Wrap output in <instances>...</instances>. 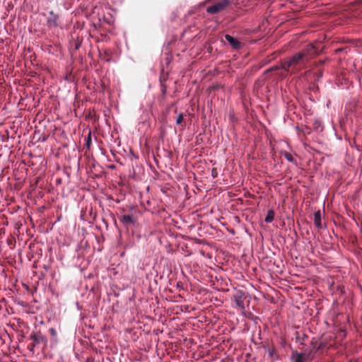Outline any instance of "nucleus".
Wrapping results in <instances>:
<instances>
[{
	"mask_svg": "<svg viewBox=\"0 0 362 362\" xmlns=\"http://www.w3.org/2000/svg\"><path fill=\"white\" fill-rule=\"evenodd\" d=\"M305 52H298V54L293 55L291 58L285 60L282 62V69L288 71L291 67L295 68L297 66L302 65L305 64L307 60Z\"/></svg>",
	"mask_w": 362,
	"mask_h": 362,
	"instance_id": "obj_1",
	"label": "nucleus"
},
{
	"mask_svg": "<svg viewBox=\"0 0 362 362\" xmlns=\"http://www.w3.org/2000/svg\"><path fill=\"white\" fill-rule=\"evenodd\" d=\"M206 3H211V5L206 8V12L209 14L222 12L231 4L230 0H206Z\"/></svg>",
	"mask_w": 362,
	"mask_h": 362,
	"instance_id": "obj_2",
	"label": "nucleus"
},
{
	"mask_svg": "<svg viewBox=\"0 0 362 362\" xmlns=\"http://www.w3.org/2000/svg\"><path fill=\"white\" fill-rule=\"evenodd\" d=\"M314 357L315 354L313 350L304 352L294 351L291 355V360L292 362H308L312 361Z\"/></svg>",
	"mask_w": 362,
	"mask_h": 362,
	"instance_id": "obj_3",
	"label": "nucleus"
},
{
	"mask_svg": "<svg viewBox=\"0 0 362 362\" xmlns=\"http://www.w3.org/2000/svg\"><path fill=\"white\" fill-rule=\"evenodd\" d=\"M246 298V296L244 291H238L233 296L234 302L235 306L241 311L245 310L244 301Z\"/></svg>",
	"mask_w": 362,
	"mask_h": 362,
	"instance_id": "obj_4",
	"label": "nucleus"
},
{
	"mask_svg": "<svg viewBox=\"0 0 362 362\" xmlns=\"http://www.w3.org/2000/svg\"><path fill=\"white\" fill-rule=\"evenodd\" d=\"M30 339L33 340V343L30 346V350L34 352V348L37 344H39L44 341V337L40 334H33L30 336Z\"/></svg>",
	"mask_w": 362,
	"mask_h": 362,
	"instance_id": "obj_5",
	"label": "nucleus"
},
{
	"mask_svg": "<svg viewBox=\"0 0 362 362\" xmlns=\"http://www.w3.org/2000/svg\"><path fill=\"white\" fill-rule=\"evenodd\" d=\"M225 38L234 49H239L240 47V43L236 38L230 35H226Z\"/></svg>",
	"mask_w": 362,
	"mask_h": 362,
	"instance_id": "obj_6",
	"label": "nucleus"
},
{
	"mask_svg": "<svg viewBox=\"0 0 362 362\" xmlns=\"http://www.w3.org/2000/svg\"><path fill=\"white\" fill-rule=\"evenodd\" d=\"M301 52H305L307 54L305 59L308 61L312 57V56L317 52V50L313 45H308Z\"/></svg>",
	"mask_w": 362,
	"mask_h": 362,
	"instance_id": "obj_7",
	"label": "nucleus"
},
{
	"mask_svg": "<svg viewBox=\"0 0 362 362\" xmlns=\"http://www.w3.org/2000/svg\"><path fill=\"white\" fill-rule=\"evenodd\" d=\"M314 222H315V225L316 226L317 228H322V225L321 215H320V211L315 213Z\"/></svg>",
	"mask_w": 362,
	"mask_h": 362,
	"instance_id": "obj_8",
	"label": "nucleus"
},
{
	"mask_svg": "<svg viewBox=\"0 0 362 362\" xmlns=\"http://www.w3.org/2000/svg\"><path fill=\"white\" fill-rule=\"evenodd\" d=\"M274 211L273 210H269L267 212V216L265 218V222L267 223H271L273 221L274 218Z\"/></svg>",
	"mask_w": 362,
	"mask_h": 362,
	"instance_id": "obj_9",
	"label": "nucleus"
},
{
	"mask_svg": "<svg viewBox=\"0 0 362 362\" xmlns=\"http://www.w3.org/2000/svg\"><path fill=\"white\" fill-rule=\"evenodd\" d=\"M122 221L125 223H133L134 219L133 217L130 215H124L122 216Z\"/></svg>",
	"mask_w": 362,
	"mask_h": 362,
	"instance_id": "obj_10",
	"label": "nucleus"
},
{
	"mask_svg": "<svg viewBox=\"0 0 362 362\" xmlns=\"http://www.w3.org/2000/svg\"><path fill=\"white\" fill-rule=\"evenodd\" d=\"M282 155L284 156V158L289 162H293L294 159L293 156L288 153V152H284L282 153Z\"/></svg>",
	"mask_w": 362,
	"mask_h": 362,
	"instance_id": "obj_11",
	"label": "nucleus"
},
{
	"mask_svg": "<svg viewBox=\"0 0 362 362\" xmlns=\"http://www.w3.org/2000/svg\"><path fill=\"white\" fill-rule=\"evenodd\" d=\"M57 16H54L53 18H49L48 20V25L49 26H56L57 25Z\"/></svg>",
	"mask_w": 362,
	"mask_h": 362,
	"instance_id": "obj_12",
	"label": "nucleus"
},
{
	"mask_svg": "<svg viewBox=\"0 0 362 362\" xmlns=\"http://www.w3.org/2000/svg\"><path fill=\"white\" fill-rule=\"evenodd\" d=\"M182 120H183V116H182V115H180L177 117V118L176 123H177V124H181V123H182Z\"/></svg>",
	"mask_w": 362,
	"mask_h": 362,
	"instance_id": "obj_13",
	"label": "nucleus"
},
{
	"mask_svg": "<svg viewBox=\"0 0 362 362\" xmlns=\"http://www.w3.org/2000/svg\"><path fill=\"white\" fill-rule=\"evenodd\" d=\"M49 332L52 334V335H56V331L54 328H50L49 329Z\"/></svg>",
	"mask_w": 362,
	"mask_h": 362,
	"instance_id": "obj_14",
	"label": "nucleus"
},
{
	"mask_svg": "<svg viewBox=\"0 0 362 362\" xmlns=\"http://www.w3.org/2000/svg\"><path fill=\"white\" fill-rule=\"evenodd\" d=\"M161 89H162V91H163V93H165V88H164V87L163 86V85H161Z\"/></svg>",
	"mask_w": 362,
	"mask_h": 362,
	"instance_id": "obj_15",
	"label": "nucleus"
}]
</instances>
